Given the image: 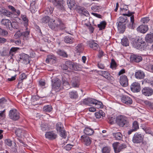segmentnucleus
<instances>
[{
    "label": "nucleus",
    "mask_w": 153,
    "mask_h": 153,
    "mask_svg": "<svg viewBox=\"0 0 153 153\" xmlns=\"http://www.w3.org/2000/svg\"><path fill=\"white\" fill-rule=\"evenodd\" d=\"M81 141L86 146L89 145L91 143V139L89 137L85 135L82 136L81 137Z\"/></svg>",
    "instance_id": "17"
},
{
    "label": "nucleus",
    "mask_w": 153,
    "mask_h": 153,
    "mask_svg": "<svg viewBox=\"0 0 153 153\" xmlns=\"http://www.w3.org/2000/svg\"><path fill=\"white\" fill-rule=\"evenodd\" d=\"M127 118L123 116H120L117 117L115 120L117 124L121 127H127L128 125Z\"/></svg>",
    "instance_id": "3"
},
{
    "label": "nucleus",
    "mask_w": 153,
    "mask_h": 153,
    "mask_svg": "<svg viewBox=\"0 0 153 153\" xmlns=\"http://www.w3.org/2000/svg\"><path fill=\"white\" fill-rule=\"evenodd\" d=\"M1 12V15L2 16H4L7 17H10L11 15L12 14V13L5 9L2 10Z\"/></svg>",
    "instance_id": "33"
},
{
    "label": "nucleus",
    "mask_w": 153,
    "mask_h": 153,
    "mask_svg": "<svg viewBox=\"0 0 153 153\" xmlns=\"http://www.w3.org/2000/svg\"><path fill=\"white\" fill-rule=\"evenodd\" d=\"M39 97L38 95L32 96L31 97V101L32 102H34L39 99Z\"/></svg>",
    "instance_id": "57"
},
{
    "label": "nucleus",
    "mask_w": 153,
    "mask_h": 153,
    "mask_svg": "<svg viewBox=\"0 0 153 153\" xmlns=\"http://www.w3.org/2000/svg\"><path fill=\"white\" fill-rule=\"evenodd\" d=\"M134 13L133 12H130L128 11V13H123L122 16L120 17L118 19L117 27L119 30L122 31H124L126 27V25L128 22V20L126 16H130V22L127 25L128 27L130 29H134L135 26L134 19V16L133 15Z\"/></svg>",
    "instance_id": "1"
},
{
    "label": "nucleus",
    "mask_w": 153,
    "mask_h": 153,
    "mask_svg": "<svg viewBox=\"0 0 153 153\" xmlns=\"http://www.w3.org/2000/svg\"><path fill=\"white\" fill-rule=\"evenodd\" d=\"M73 146L70 144H68L64 147V149L67 150H70Z\"/></svg>",
    "instance_id": "62"
},
{
    "label": "nucleus",
    "mask_w": 153,
    "mask_h": 153,
    "mask_svg": "<svg viewBox=\"0 0 153 153\" xmlns=\"http://www.w3.org/2000/svg\"><path fill=\"white\" fill-rule=\"evenodd\" d=\"M117 66V64L115 60L112 59L111 60V65L110 67L111 68H112V67H116Z\"/></svg>",
    "instance_id": "58"
},
{
    "label": "nucleus",
    "mask_w": 153,
    "mask_h": 153,
    "mask_svg": "<svg viewBox=\"0 0 153 153\" xmlns=\"http://www.w3.org/2000/svg\"><path fill=\"white\" fill-rule=\"evenodd\" d=\"M72 85L74 87H78L79 86V81L77 77H74L71 81Z\"/></svg>",
    "instance_id": "27"
},
{
    "label": "nucleus",
    "mask_w": 153,
    "mask_h": 153,
    "mask_svg": "<svg viewBox=\"0 0 153 153\" xmlns=\"http://www.w3.org/2000/svg\"><path fill=\"white\" fill-rule=\"evenodd\" d=\"M54 7H53L49 6L44 12L46 15H49L51 14L53 11Z\"/></svg>",
    "instance_id": "32"
},
{
    "label": "nucleus",
    "mask_w": 153,
    "mask_h": 153,
    "mask_svg": "<svg viewBox=\"0 0 153 153\" xmlns=\"http://www.w3.org/2000/svg\"><path fill=\"white\" fill-rule=\"evenodd\" d=\"M115 153H118L125 149L126 146L125 143L120 144L118 142L114 143L113 144Z\"/></svg>",
    "instance_id": "8"
},
{
    "label": "nucleus",
    "mask_w": 153,
    "mask_h": 153,
    "mask_svg": "<svg viewBox=\"0 0 153 153\" xmlns=\"http://www.w3.org/2000/svg\"><path fill=\"white\" fill-rule=\"evenodd\" d=\"M63 126L61 122L57 123L56 126V129L57 131L59 132L60 136L63 138H65L66 137V131L63 129Z\"/></svg>",
    "instance_id": "6"
},
{
    "label": "nucleus",
    "mask_w": 153,
    "mask_h": 153,
    "mask_svg": "<svg viewBox=\"0 0 153 153\" xmlns=\"http://www.w3.org/2000/svg\"><path fill=\"white\" fill-rule=\"evenodd\" d=\"M130 60L134 62H139L142 60V57L138 55H132L130 57Z\"/></svg>",
    "instance_id": "20"
},
{
    "label": "nucleus",
    "mask_w": 153,
    "mask_h": 153,
    "mask_svg": "<svg viewBox=\"0 0 153 153\" xmlns=\"http://www.w3.org/2000/svg\"><path fill=\"white\" fill-rule=\"evenodd\" d=\"M85 8L83 7H79L77 8V10L78 13H79L82 14L84 11Z\"/></svg>",
    "instance_id": "61"
},
{
    "label": "nucleus",
    "mask_w": 153,
    "mask_h": 153,
    "mask_svg": "<svg viewBox=\"0 0 153 153\" xmlns=\"http://www.w3.org/2000/svg\"><path fill=\"white\" fill-rule=\"evenodd\" d=\"M67 3L69 7L71 9L74 6L75 2L74 0H68Z\"/></svg>",
    "instance_id": "41"
},
{
    "label": "nucleus",
    "mask_w": 153,
    "mask_h": 153,
    "mask_svg": "<svg viewBox=\"0 0 153 153\" xmlns=\"http://www.w3.org/2000/svg\"><path fill=\"white\" fill-rule=\"evenodd\" d=\"M5 144L9 146H11L12 145V141L10 139H7L5 141Z\"/></svg>",
    "instance_id": "63"
},
{
    "label": "nucleus",
    "mask_w": 153,
    "mask_h": 153,
    "mask_svg": "<svg viewBox=\"0 0 153 153\" xmlns=\"http://www.w3.org/2000/svg\"><path fill=\"white\" fill-rule=\"evenodd\" d=\"M0 53L2 56H6L8 54V51L6 49H4Z\"/></svg>",
    "instance_id": "55"
},
{
    "label": "nucleus",
    "mask_w": 153,
    "mask_h": 153,
    "mask_svg": "<svg viewBox=\"0 0 153 153\" xmlns=\"http://www.w3.org/2000/svg\"><path fill=\"white\" fill-rule=\"evenodd\" d=\"M132 45L133 47L137 48V49L140 48L141 46L138 43L137 40H134L132 41Z\"/></svg>",
    "instance_id": "46"
},
{
    "label": "nucleus",
    "mask_w": 153,
    "mask_h": 153,
    "mask_svg": "<svg viewBox=\"0 0 153 153\" xmlns=\"http://www.w3.org/2000/svg\"><path fill=\"white\" fill-rule=\"evenodd\" d=\"M21 36H22V33L19 31H17L14 35L16 39L18 38Z\"/></svg>",
    "instance_id": "60"
},
{
    "label": "nucleus",
    "mask_w": 153,
    "mask_h": 153,
    "mask_svg": "<svg viewBox=\"0 0 153 153\" xmlns=\"http://www.w3.org/2000/svg\"><path fill=\"white\" fill-rule=\"evenodd\" d=\"M106 25V22L105 21L101 22L99 24H98L97 26L99 28L100 30H102L105 29Z\"/></svg>",
    "instance_id": "36"
},
{
    "label": "nucleus",
    "mask_w": 153,
    "mask_h": 153,
    "mask_svg": "<svg viewBox=\"0 0 153 153\" xmlns=\"http://www.w3.org/2000/svg\"><path fill=\"white\" fill-rule=\"evenodd\" d=\"M65 42L66 43L72 44L74 42V38L70 36H66L64 38Z\"/></svg>",
    "instance_id": "25"
},
{
    "label": "nucleus",
    "mask_w": 153,
    "mask_h": 153,
    "mask_svg": "<svg viewBox=\"0 0 153 153\" xmlns=\"http://www.w3.org/2000/svg\"><path fill=\"white\" fill-rule=\"evenodd\" d=\"M51 19L50 17L48 16H46L43 17L41 19V22L42 23L46 24L48 23L49 24V22H50Z\"/></svg>",
    "instance_id": "38"
},
{
    "label": "nucleus",
    "mask_w": 153,
    "mask_h": 153,
    "mask_svg": "<svg viewBox=\"0 0 153 153\" xmlns=\"http://www.w3.org/2000/svg\"><path fill=\"white\" fill-rule=\"evenodd\" d=\"M122 102L127 105H131L132 103V100L131 98L129 97L124 95L121 98Z\"/></svg>",
    "instance_id": "16"
},
{
    "label": "nucleus",
    "mask_w": 153,
    "mask_h": 153,
    "mask_svg": "<svg viewBox=\"0 0 153 153\" xmlns=\"http://www.w3.org/2000/svg\"><path fill=\"white\" fill-rule=\"evenodd\" d=\"M8 32L6 30L1 29L0 27V34L2 36L7 35L8 34Z\"/></svg>",
    "instance_id": "56"
},
{
    "label": "nucleus",
    "mask_w": 153,
    "mask_h": 153,
    "mask_svg": "<svg viewBox=\"0 0 153 153\" xmlns=\"http://www.w3.org/2000/svg\"><path fill=\"white\" fill-rule=\"evenodd\" d=\"M49 1L52 3L53 5L58 9L61 10L64 9V1L63 0H49Z\"/></svg>",
    "instance_id": "9"
},
{
    "label": "nucleus",
    "mask_w": 153,
    "mask_h": 153,
    "mask_svg": "<svg viewBox=\"0 0 153 153\" xmlns=\"http://www.w3.org/2000/svg\"><path fill=\"white\" fill-rule=\"evenodd\" d=\"M91 9L94 11L99 12L101 10L102 7L100 6L95 5L92 6Z\"/></svg>",
    "instance_id": "43"
},
{
    "label": "nucleus",
    "mask_w": 153,
    "mask_h": 153,
    "mask_svg": "<svg viewBox=\"0 0 153 153\" xmlns=\"http://www.w3.org/2000/svg\"><path fill=\"white\" fill-rule=\"evenodd\" d=\"M26 132L23 130L18 128L15 131V134L19 137H22L25 136Z\"/></svg>",
    "instance_id": "24"
},
{
    "label": "nucleus",
    "mask_w": 153,
    "mask_h": 153,
    "mask_svg": "<svg viewBox=\"0 0 153 153\" xmlns=\"http://www.w3.org/2000/svg\"><path fill=\"white\" fill-rule=\"evenodd\" d=\"M61 84V81L58 78H54L52 80V89L53 90L59 89Z\"/></svg>",
    "instance_id": "10"
},
{
    "label": "nucleus",
    "mask_w": 153,
    "mask_h": 153,
    "mask_svg": "<svg viewBox=\"0 0 153 153\" xmlns=\"http://www.w3.org/2000/svg\"><path fill=\"white\" fill-rule=\"evenodd\" d=\"M12 102L10 100L8 99H7L4 97H3L0 99V105H11Z\"/></svg>",
    "instance_id": "23"
},
{
    "label": "nucleus",
    "mask_w": 153,
    "mask_h": 153,
    "mask_svg": "<svg viewBox=\"0 0 153 153\" xmlns=\"http://www.w3.org/2000/svg\"><path fill=\"white\" fill-rule=\"evenodd\" d=\"M74 62L70 60H68L66 61V64L67 65L68 68L72 70Z\"/></svg>",
    "instance_id": "44"
},
{
    "label": "nucleus",
    "mask_w": 153,
    "mask_h": 153,
    "mask_svg": "<svg viewBox=\"0 0 153 153\" xmlns=\"http://www.w3.org/2000/svg\"><path fill=\"white\" fill-rule=\"evenodd\" d=\"M57 136L53 131L48 132L45 134L46 138L50 140H53L56 139Z\"/></svg>",
    "instance_id": "19"
},
{
    "label": "nucleus",
    "mask_w": 153,
    "mask_h": 153,
    "mask_svg": "<svg viewBox=\"0 0 153 153\" xmlns=\"http://www.w3.org/2000/svg\"><path fill=\"white\" fill-rule=\"evenodd\" d=\"M128 80L126 76L122 75L120 76L119 82L122 86H127L128 84Z\"/></svg>",
    "instance_id": "12"
},
{
    "label": "nucleus",
    "mask_w": 153,
    "mask_h": 153,
    "mask_svg": "<svg viewBox=\"0 0 153 153\" xmlns=\"http://www.w3.org/2000/svg\"><path fill=\"white\" fill-rule=\"evenodd\" d=\"M80 104L81 105L92 104H95V105H103L102 102L101 101L90 98H85L82 100Z\"/></svg>",
    "instance_id": "4"
},
{
    "label": "nucleus",
    "mask_w": 153,
    "mask_h": 153,
    "mask_svg": "<svg viewBox=\"0 0 153 153\" xmlns=\"http://www.w3.org/2000/svg\"><path fill=\"white\" fill-rule=\"evenodd\" d=\"M88 45L91 48L95 50H96L99 47L97 44L95 43L94 41L93 40L88 41Z\"/></svg>",
    "instance_id": "18"
},
{
    "label": "nucleus",
    "mask_w": 153,
    "mask_h": 153,
    "mask_svg": "<svg viewBox=\"0 0 153 153\" xmlns=\"http://www.w3.org/2000/svg\"><path fill=\"white\" fill-rule=\"evenodd\" d=\"M142 94L147 96L152 95L153 94V89L149 87L144 88L142 90Z\"/></svg>",
    "instance_id": "15"
},
{
    "label": "nucleus",
    "mask_w": 153,
    "mask_h": 153,
    "mask_svg": "<svg viewBox=\"0 0 153 153\" xmlns=\"http://www.w3.org/2000/svg\"><path fill=\"white\" fill-rule=\"evenodd\" d=\"M56 53L57 54L59 55L62 56L64 57H68V55L66 52L63 50H61V49H58Z\"/></svg>",
    "instance_id": "30"
},
{
    "label": "nucleus",
    "mask_w": 153,
    "mask_h": 153,
    "mask_svg": "<svg viewBox=\"0 0 153 153\" xmlns=\"http://www.w3.org/2000/svg\"><path fill=\"white\" fill-rule=\"evenodd\" d=\"M115 120L114 117H109L108 118V122L110 124H112L114 123Z\"/></svg>",
    "instance_id": "53"
},
{
    "label": "nucleus",
    "mask_w": 153,
    "mask_h": 153,
    "mask_svg": "<svg viewBox=\"0 0 153 153\" xmlns=\"http://www.w3.org/2000/svg\"><path fill=\"white\" fill-rule=\"evenodd\" d=\"M110 148L107 146H105L102 149V153H110Z\"/></svg>",
    "instance_id": "51"
},
{
    "label": "nucleus",
    "mask_w": 153,
    "mask_h": 153,
    "mask_svg": "<svg viewBox=\"0 0 153 153\" xmlns=\"http://www.w3.org/2000/svg\"><path fill=\"white\" fill-rule=\"evenodd\" d=\"M27 78L26 75L24 73L22 74L19 76V79L21 80L25 79Z\"/></svg>",
    "instance_id": "64"
},
{
    "label": "nucleus",
    "mask_w": 153,
    "mask_h": 153,
    "mask_svg": "<svg viewBox=\"0 0 153 153\" xmlns=\"http://www.w3.org/2000/svg\"><path fill=\"white\" fill-rule=\"evenodd\" d=\"M112 135L117 140H121L123 139V135L120 132L113 133Z\"/></svg>",
    "instance_id": "28"
},
{
    "label": "nucleus",
    "mask_w": 153,
    "mask_h": 153,
    "mask_svg": "<svg viewBox=\"0 0 153 153\" xmlns=\"http://www.w3.org/2000/svg\"><path fill=\"white\" fill-rule=\"evenodd\" d=\"M9 116L10 119L14 121L17 120L20 118L19 113L16 109L11 110L9 111Z\"/></svg>",
    "instance_id": "7"
},
{
    "label": "nucleus",
    "mask_w": 153,
    "mask_h": 153,
    "mask_svg": "<svg viewBox=\"0 0 153 153\" xmlns=\"http://www.w3.org/2000/svg\"><path fill=\"white\" fill-rule=\"evenodd\" d=\"M82 66L80 65L76 62H74L72 70L74 71L80 70L82 69Z\"/></svg>",
    "instance_id": "35"
},
{
    "label": "nucleus",
    "mask_w": 153,
    "mask_h": 153,
    "mask_svg": "<svg viewBox=\"0 0 153 153\" xmlns=\"http://www.w3.org/2000/svg\"><path fill=\"white\" fill-rule=\"evenodd\" d=\"M150 20L149 17H144L142 19L141 22L143 23H147Z\"/></svg>",
    "instance_id": "59"
},
{
    "label": "nucleus",
    "mask_w": 153,
    "mask_h": 153,
    "mask_svg": "<svg viewBox=\"0 0 153 153\" xmlns=\"http://www.w3.org/2000/svg\"><path fill=\"white\" fill-rule=\"evenodd\" d=\"M56 58L54 55H50L48 56V58L46 59V62L47 63H49L51 59L55 60Z\"/></svg>",
    "instance_id": "50"
},
{
    "label": "nucleus",
    "mask_w": 153,
    "mask_h": 153,
    "mask_svg": "<svg viewBox=\"0 0 153 153\" xmlns=\"http://www.w3.org/2000/svg\"><path fill=\"white\" fill-rule=\"evenodd\" d=\"M19 49V48H12L9 51V54L12 56H13L16 51Z\"/></svg>",
    "instance_id": "45"
},
{
    "label": "nucleus",
    "mask_w": 153,
    "mask_h": 153,
    "mask_svg": "<svg viewBox=\"0 0 153 153\" xmlns=\"http://www.w3.org/2000/svg\"><path fill=\"white\" fill-rule=\"evenodd\" d=\"M1 24L5 26L6 27H9L11 24V21L9 19H3L1 21Z\"/></svg>",
    "instance_id": "29"
},
{
    "label": "nucleus",
    "mask_w": 153,
    "mask_h": 153,
    "mask_svg": "<svg viewBox=\"0 0 153 153\" xmlns=\"http://www.w3.org/2000/svg\"><path fill=\"white\" fill-rule=\"evenodd\" d=\"M144 136L139 133H135L132 138V141L134 143H140L143 142Z\"/></svg>",
    "instance_id": "5"
},
{
    "label": "nucleus",
    "mask_w": 153,
    "mask_h": 153,
    "mask_svg": "<svg viewBox=\"0 0 153 153\" xmlns=\"http://www.w3.org/2000/svg\"><path fill=\"white\" fill-rule=\"evenodd\" d=\"M52 109V106H44L43 108L44 111L48 112L51 111Z\"/></svg>",
    "instance_id": "49"
},
{
    "label": "nucleus",
    "mask_w": 153,
    "mask_h": 153,
    "mask_svg": "<svg viewBox=\"0 0 153 153\" xmlns=\"http://www.w3.org/2000/svg\"><path fill=\"white\" fill-rule=\"evenodd\" d=\"M29 56L27 54L22 53L19 55V60L26 65L30 63Z\"/></svg>",
    "instance_id": "11"
},
{
    "label": "nucleus",
    "mask_w": 153,
    "mask_h": 153,
    "mask_svg": "<svg viewBox=\"0 0 153 153\" xmlns=\"http://www.w3.org/2000/svg\"><path fill=\"white\" fill-rule=\"evenodd\" d=\"M85 134L88 135H91L94 133V131L92 129L87 127L86 128L84 131Z\"/></svg>",
    "instance_id": "31"
},
{
    "label": "nucleus",
    "mask_w": 153,
    "mask_h": 153,
    "mask_svg": "<svg viewBox=\"0 0 153 153\" xmlns=\"http://www.w3.org/2000/svg\"><path fill=\"white\" fill-rule=\"evenodd\" d=\"M99 74L109 80L113 81L114 77L111 76L109 73L106 71H98Z\"/></svg>",
    "instance_id": "13"
},
{
    "label": "nucleus",
    "mask_w": 153,
    "mask_h": 153,
    "mask_svg": "<svg viewBox=\"0 0 153 153\" xmlns=\"http://www.w3.org/2000/svg\"><path fill=\"white\" fill-rule=\"evenodd\" d=\"M131 89L132 91L134 92H137L140 90V86L139 83L137 82H134L131 86Z\"/></svg>",
    "instance_id": "14"
},
{
    "label": "nucleus",
    "mask_w": 153,
    "mask_h": 153,
    "mask_svg": "<svg viewBox=\"0 0 153 153\" xmlns=\"http://www.w3.org/2000/svg\"><path fill=\"white\" fill-rule=\"evenodd\" d=\"M121 43L125 46H128L129 44L128 40L126 37H124L121 39Z\"/></svg>",
    "instance_id": "40"
},
{
    "label": "nucleus",
    "mask_w": 153,
    "mask_h": 153,
    "mask_svg": "<svg viewBox=\"0 0 153 153\" xmlns=\"http://www.w3.org/2000/svg\"><path fill=\"white\" fill-rule=\"evenodd\" d=\"M30 32L29 31H26L22 33V36H23V39L24 40H27L28 39V36Z\"/></svg>",
    "instance_id": "37"
},
{
    "label": "nucleus",
    "mask_w": 153,
    "mask_h": 153,
    "mask_svg": "<svg viewBox=\"0 0 153 153\" xmlns=\"http://www.w3.org/2000/svg\"><path fill=\"white\" fill-rule=\"evenodd\" d=\"M85 25H86L88 28L89 29V31L91 33H93L94 32V28L92 26L91 24H85Z\"/></svg>",
    "instance_id": "54"
},
{
    "label": "nucleus",
    "mask_w": 153,
    "mask_h": 153,
    "mask_svg": "<svg viewBox=\"0 0 153 153\" xmlns=\"http://www.w3.org/2000/svg\"><path fill=\"white\" fill-rule=\"evenodd\" d=\"M104 113L102 110H100L99 112H96L95 113V117L99 119L101 116H103Z\"/></svg>",
    "instance_id": "48"
},
{
    "label": "nucleus",
    "mask_w": 153,
    "mask_h": 153,
    "mask_svg": "<svg viewBox=\"0 0 153 153\" xmlns=\"http://www.w3.org/2000/svg\"><path fill=\"white\" fill-rule=\"evenodd\" d=\"M69 96L70 98L75 99L78 97V94L76 91H72L69 92Z\"/></svg>",
    "instance_id": "34"
},
{
    "label": "nucleus",
    "mask_w": 153,
    "mask_h": 153,
    "mask_svg": "<svg viewBox=\"0 0 153 153\" xmlns=\"http://www.w3.org/2000/svg\"><path fill=\"white\" fill-rule=\"evenodd\" d=\"M10 25L11 27V30H12L13 28H14V29H18L19 27L18 24L15 22H13L12 23L11 22Z\"/></svg>",
    "instance_id": "52"
},
{
    "label": "nucleus",
    "mask_w": 153,
    "mask_h": 153,
    "mask_svg": "<svg viewBox=\"0 0 153 153\" xmlns=\"http://www.w3.org/2000/svg\"><path fill=\"white\" fill-rule=\"evenodd\" d=\"M132 128L135 131L139 128L138 123L137 121H134L132 123Z\"/></svg>",
    "instance_id": "42"
},
{
    "label": "nucleus",
    "mask_w": 153,
    "mask_h": 153,
    "mask_svg": "<svg viewBox=\"0 0 153 153\" xmlns=\"http://www.w3.org/2000/svg\"><path fill=\"white\" fill-rule=\"evenodd\" d=\"M76 51L77 52L82 53L83 50V48L82 44H78L76 47Z\"/></svg>",
    "instance_id": "39"
},
{
    "label": "nucleus",
    "mask_w": 153,
    "mask_h": 153,
    "mask_svg": "<svg viewBox=\"0 0 153 153\" xmlns=\"http://www.w3.org/2000/svg\"><path fill=\"white\" fill-rule=\"evenodd\" d=\"M148 30V27L146 26L141 25L137 28V30L139 32L142 33H145Z\"/></svg>",
    "instance_id": "21"
},
{
    "label": "nucleus",
    "mask_w": 153,
    "mask_h": 153,
    "mask_svg": "<svg viewBox=\"0 0 153 153\" xmlns=\"http://www.w3.org/2000/svg\"><path fill=\"white\" fill-rule=\"evenodd\" d=\"M21 17L22 19L25 22L24 25L25 26H27L28 25V19L26 16L25 15H21Z\"/></svg>",
    "instance_id": "47"
},
{
    "label": "nucleus",
    "mask_w": 153,
    "mask_h": 153,
    "mask_svg": "<svg viewBox=\"0 0 153 153\" xmlns=\"http://www.w3.org/2000/svg\"><path fill=\"white\" fill-rule=\"evenodd\" d=\"M146 41L148 43H152L153 42V33L148 34L145 37Z\"/></svg>",
    "instance_id": "26"
},
{
    "label": "nucleus",
    "mask_w": 153,
    "mask_h": 153,
    "mask_svg": "<svg viewBox=\"0 0 153 153\" xmlns=\"http://www.w3.org/2000/svg\"><path fill=\"white\" fill-rule=\"evenodd\" d=\"M135 76L136 78L138 79H143L145 76L144 72L141 70H139L136 72L135 74Z\"/></svg>",
    "instance_id": "22"
},
{
    "label": "nucleus",
    "mask_w": 153,
    "mask_h": 153,
    "mask_svg": "<svg viewBox=\"0 0 153 153\" xmlns=\"http://www.w3.org/2000/svg\"><path fill=\"white\" fill-rule=\"evenodd\" d=\"M48 26L51 29L55 31L63 30L65 28V25L62 20L57 17L51 19Z\"/></svg>",
    "instance_id": "2"
}]
</instances>
